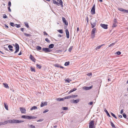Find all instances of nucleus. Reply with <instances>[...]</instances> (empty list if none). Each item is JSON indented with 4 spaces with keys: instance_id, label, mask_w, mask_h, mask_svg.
Returning <instances> with one entry per match:
<instances>
[{
    "instance_id": "34",
    "label": "nucleus",
    "mask_w": 128,
    "mask_h": 128,
    "mask_svg": "<svg viewBox=\"0 0 128 128\" xmlns=\"http://www.w3.org/2000/svg\"><path fill=\"white\" fill-rule=\"evenodd\" d=\"M95 34L91 33V38H94L95 37Z\"/></svg>"
},
{
    "instance_id": "30",
    "label": "nucleus",
    "mask_w": 128,
    "mask_h": 128,
    "mask_svg": "<svg viewBox=\"0 0 128 128\" xmlns=\"http://www.w3.org/2000/svg\"><path fill=\"white\" fill-rule=\"evenodd\" d=\"M30 69H31V70L32 71L34 72H35V69L32 66H31L30 67Z\"/></svg>"
},
{
    "instance_id": "26",
    "label": "nucleus",
    "mask_w": 128,
    "mask_h": 128,
    "mask_svg": "<svg viewBox=\"0 0 128 128\" xmlns=\"http://www.w3.org/2000/svg\"><path fill=\"white\" fill-rule=\"evenodd\" d=\"M76 90V88H74L72 90H70V92H69V94H70L74 91H75Z\"/></svg>"
},
{
    "instance_id": "22",
    "label": "nucleus",
    "mask_w": 128,
    "mask_h": 128,
    "mask_svg": "<svg viewBox=\"0 0 128 128\" xmlns=\"http://www.w3.org/2000/svg\"><path fill=\"white\" fill-rule=\"evenodd\" d=\"M38 108L37 107L35 106H33L30 109V110H32L36 109H37Z\"/></svg>"
},
{
    "instance_id": "17",
    "label": "nucleus",
    "mask_w": 128,
    "mask_h": 128,
    "mask_svg": "<svg viewBox=\"0 0 128 128\" xmlns=\"http://www.w3.org/2000/svg\"><path fill=\"white\" fill-rule=\"evenodd\" d=\"M52 2L54 4L59 6V3L56 1L55 0H52Z\"/></svg>"
},
{
    "instance_id": "10",
    "label": "nucleus",
    "mask_w": 128,
    "mask_h": 128,
    "mask_svg": "<svg viewBox=\"0 0 128 128\" xmlns=\"http://www.w3.org/2000/svg\"><path fill=\"white\" fill-rule=\"evenodd\" d=\"M20 111L22 113H26V110L25 108H20Z\"/></svg>"
},
{
    "instance_id": "46",
    "label": "nucleus",
    "mask_w": 128,
    "mask_h": 128,
    "mask_svg": "<svg viewBox=\"0 0 128 128\" xmlns=\"http://www.w3.org/2000/svg\"><path fill=\"white\" fill-rule=\"evenodd\" d=\"M116 23H115V22L113 23V26H112L113 27H116L117 26Z\"/></svg>"
},
{
    "instance_id": "60",
    "label": "nucleus",
    "mask_w": 128,
    "mask_h": 128,
    "mask_svg": "<svg viewBox=\"0 0 128 128\" xmlns=\"http://www.w3.org/2000/svg\"><path fill=\"white\" fill-rule=\"evenodd\" d=\"M86 20L87 22V23H88V16H86Z\"/></svg>"
},
{
    "instance_id": "39",
    "label": "nucleus",
    "mask_w": 128,
    "mask_h": 128,
    "mask_svg": "<svg viewBox=\"0 0 128 128\" xmlns=\"http://www.w3.org/2000/svg\"><path fill=\"white\" fill-rule=\"evenodd\" d=\"M10 120H8L4 122V124H6L8 123H10V122H9V121Z\"/></svg>"
},
{
    "instance_id": "40",
    "label": "nucleus",
    "mask_w": 128,
    "mask_h": 128,
    "mask_svg": "<svg viewBox=\"0 0 128 128\" xmlns=\"http://www.w3.org/2000/svg\"><path fill=\"white\" fill-rule=\"evenodd\" d=\"M36 67L39 69H40L41 68L42 66L40 65L37 64L36 65Z\"/></svg>"
},
{
    "instance_id": "47",
    "label": "nucleus",
    "mask_w": 128,
    "mask_h": 128,
    "mask_svg": "<svg viewBox=\"0 0 128 128\" xmlns=\"http://www.w3.org/2000/svg\"><path fill=\"white\" fill-rule=\"evenodd\" d=\"M115 44V42H114L110 44V45L108 46V47H110L112 46H114Z\"/></svg>"
},
{
    "instance_id": "53",
    "label": "nucleus",
    "mask_w": 128,
    "mask_h": 128,
    "mask_svg": "<svg viewBox=\"0 0 128 128\" xmlns=\"http://www.w3.org/2000/svg\"><path fill=\"white\" fill-rule=\"evenodd\" d=\"M10 25L12 26H14L15 25H14V24L13 22H10Z\"/></svg>"
},
{
    "instance_id": "27",
    "label": "nucleus",
    "mask_w": 128,
    "mask_h": 128,
    "mask_svg": "<svg viewBox=\"0 0 128 128\" xmlns=\"http://www.w3.org/2000/svg\"><path fill=\"white\" fill-rule=\"evenodd\" d=\"M71 98V96H66L64 98V100L66 99H69Z\"/></svg>"
},
{
    "instance_id": "57",
    "label": "nucleus",
    "mask_w": 128,
    "mask_h": 128,
    "mask_svg": "<svg viewBox=\"0 0 128 128\" xmlns=\"http://www.w3.org/2000/svg\"><path fill=\"white\" fill-rule=\"evenodd\" d=\"M87 75L89 76H90L92 75V74L91 73H89L87 74Z\"/></svg>"
},
{
    "instance_id": "55",
    "label": "nucleus",
    "mask_w": 128,
    "mask_h": 128,
    "mask_svg": "<svg viewBox=\"0 0 128 128\" xmlns=\"http://www.w3.org/2000/svg\"><path fill=\"white\" fill-rule=\"evenodd\" d=\"M65 81H66L68 83H69L71 81V80L70 79H68L65 80Z\"/></svg>"
},
{
    "instance_id": "12",
    "label": "nucleus",
    "mask_w": 128,
    "mask_h": 128,
    "mask_svg": "<svg viewBox=\"0 0 128 128\" xmlns=\"http://www.w3.org/2000/svg\"><path fill=\"white\" fill-rule=\"evenodd\" d=\"M62 19L64 23V24L66 25V26L68 25V22H66V21L65 18L64 17H62Z\"/></svg>"
},
{
    "instance_id": "24",
    "label": "nucleus",
    "mask_w": 128,
    "mask_h": 128,
    "mask_svg": "<svg viewBox=\"0 0 128 128\" xmlns=\"http://www.w3.org/2000/svg\"><path fill=\"white\" fill-rule=\"evenodd\" d=\"M96 30V28H93L92 31L91 33L95 34V32Z\"/></svg>"
},
{
    "instance_id": "16",
    "label": "nucleus",
    "mask_w": 128,
    "mask_h": 128,
    "mask_svg": "<svg viewBox=\"0 0 128 128\" xmlns=\"http://www.w3.org/2000/svg\"><path fill=\"white\" fill-rule=\"evenodd\" d=\"M79 100H80L79 99L76 100H72V102L73 103L76 104L79 102Z\"/></svg>"
},
{
    "instance_id": "20",
    "label": "nucleus",
    "mask_w": 128,
    "mask_h": 128,
    "mask_svg": "<svg viewBox=\"0 0 128 128\" xmlns=\"http://www.w3.org/2000/svg\"><path fill=\"white\" fill-rule=\"evenodd\" d=\"M54 46V45L52 44H50L49 46L48 47L50 48H53Z\"/></svg>"
},
{
    "instance_id": "32",
    "label": "nucleus",
    "mask_w": 128,
    "mask_h": 128,
    "mask_svg": "<svg viewBox=\"0 0 128 128\" xmlns=\"http://www.w3.org/2000/svg\"><path fill=\"white\" fill-rule=\"evenodd\" d=\"M110 124H111V126H112V127L113 128H116V127H115V125L112 122H110Z\"/></svg>"
},
{
    "instance_id": "19",
    "label": "nucleus",
    "mask_w": 128,
    "mask_h": 128,
    "mask_svg": "<svg viewBox=\"0 0 128 128\" xmlns=\"http://www.w3.org/2000/svg\"><path fill=\"white\" fill-rule=\"evenodd\" d=\"M3 84L4 87L7 88H9V87L8 84H7L6 83H4Z\"/></svg>"
},
{
    "instance_id": "36",
    "label": "nucleus",
    "mask_w": 128,
    "mask_h": 128,
    "mask_svg": "<svg viewBox=\"0 0 128 128\" xmlns=\"http://www.w3.org/2000/svg\"><path fill=\"white\" fill-rule=\"evenodd\" d=\"M57 31L60 33L62 34L63 33V30H58Z\"/></svg>"
},
{
    "instance_id": "8",
    "label": "nucleus",
    "mask_w": 128,
    "mask_h": 128,
    "mask_svg": "<svg viewBox=\"0 0 128 128\" xmlns=\"http://www.w3.org/2000/svg\"><path fill=\"white\" fill-rule=\"evenodd\" d=\"M100 26L104 29H106L108 28V25L107 24H100Z\"/></svg>"
},
{
    "instance_id": "9",
    "label": "nucleus",
    "mask_w": 128,
    "mask_h": 128,
    "mask_svg": "<svg viewBox=\"0 0 128 128\" xmlns=\"http://www.w3.org/2000/svg\"><path fill=\"white\" fill-rule=\"evenodd\" d=\"M42 50L45 52H50L51 51V50L47 48H42Z\"/></svg>"
},
{
    "instance_id": "45",
    "label": "nucleus",
    "mask_w": 128,
    "mask_h": 128,
    "mask_svg": "<svg viewBox=\"0 0 128 128\" xmlns=\"http://www.w3.org/2000/svg\"><path fill=\"white\" fill-rule=\"evenodd\" d=\"M111 115L114 117L115 118H117V117L115 115L113 114L111 112Z\"/></svg>"
},
{
    "instance_id": "25",
    "label": "nucleus",
    "mask_w": 128,
    "mask_h": 128,
    "mask_svg": "<svg viewBox=\"0 0 128 128\" xmlns=\"http://www.w3.org/2000/svg\"><path fill=\"white\" fill-rule=\"evenodd\" d=\"M104 111L105 112H106V114H107L108 116H109L110 117L109 114L108 113V111L107 110H106V108H105L104 109Z\"/></svg>"
},
{
    "instance_id": "61",
    "label": "nucleus",
    "mask_w": 128,
    "mask_h": 128,
    "mask_svg": "<svg viewBox=\"0 0 128 128\" xmlns=\"http://www.w3.org/2000/svg\"><path fill=\"white\" fill-rule=\"evenodd\" d=\"M44 35H48V34L46 32H44Z\"/></svg>"
},
{
    "instance_id": "52",
    "label": "nucleus",
    "mask_w": 128,
    "mask_h": 128,
    "mask_svg": "<svg viewBox=\"0 0 128 128\" xmlns=\"http://www.w3.org/2000/svg\"><path fill=\"white\" fill-rule=\"evenodd\" d=\"M49 111V110H48V109H46V110H45L43 112V113H45L46 112H48Z\"/></svg>"
},
{
    "instance_id": "13",
    "label": "nucleus",
    "mask_w": 128,
    "mask_h": 128,
    "mask_svg": "<svg viewBox=\"0 0 128 128\" xmlns=\"http://www.w3.org/2000/svg\"><path fill=\"white\" fill-rule=\"evenodd\" d=\"M47 104V102H42L40 105L41 107H42L44 106H46Z\"/></svg>"
},
{
    "instance_id": "42",
    "label": "nucleus",
    "mask_w": 128,
    "mask_h": 128,
    "mask_svg": "<svg viewBox=\"0 0 128 128\" xmlns=\"http://www.w3.org/2000/svg\"><path fill=\"white\" fill-rule=\"evenodd\" d=\"M17 28H19L20 27V24H16L14 26Z\"/></svg>"
},
{
    "instance_id": "50",
    "label": "nucleus",
    "mask_w": 128,
    "mask_h": 128,
    "mask_svg": "<svg viewBox=\"0 0 128 128\" xmlns=\"http://www.w3.org/2000/svg\"><path fill=\"white\" fill-rule=\"evenodd\" d=\"M45 40L48 43H50V40H48V38H46L45 39Z\"/></svg>"
},
{
    "instance_id": "7",
    "label": "nucleus",
    "mask_w": 128,
    "mask_h": 128,
    "mask_svg": "<svg viewBox=\"0 0 128 128\" xmlns=\"http://www.w3.org/2000/svg\"><path fill=\"white\" fill-rule=\"evenodd\" d=\"M92 86H84L82 88V89L85 90H89L92 88Z\"/></svg>"
},
{
    "instance_id": "56",
    "label": "nucleus",
    "mask_w": 128,
    "mask_h": 128,
    "mask_svg": "<svg viewBox=\"0 0 128 128\" xmlns=\"http://www.w3.org/2000/svg\"><path fill=\"white\" fill-rule=\"evenodd\" d=\"M123 116L125 118H126V114L124 113L123 114Z\"/></svg>"
},
{
    "instance_id": "64",
    "label": "nucleus",
    "mask_w": 128,
    "mask_h": 128,
    "mask_svg": "<svg viewBox=\"0 0 128 128\" xmlns=\"http://www.w3.org/2000/svg\"><path fill=\"white\" fill-rule=\"evenodd\" d=\"M24 28H21V30L22 31V32H23L24 31Z\"/></svg>"
},
{
    "instance_id": "38",
    "label": "nucleus",
    "mask_w": 128,
    "mask_h": 128,
    "mask_svg": "<svg viewBox=\"0 0 128 128\" xmlns=\"http://www.w3.org/2000/svg\"><path fill=\"white\" fill-rule=\"evenodd\" d=\"M24 24L25 25V26H26L28 28H29V26L28 25V24L26 22H25L24 23Z\"/></svg>"
},
{
    "instance_id": "18",
    "label": "nucleus",
    "mask_w": 128,
    "mask_h": 128,
    "mask_svg": "<svg viewBox=\"0 0 128 128\" xmlns=\"http://www.w3.org/2000/svg\"><path fill=\"white\" fill-rule=\"evenodd\" d=\"M56 100L57 101H63L64 100V98H57L56 99Z\"/></svg>"
},
{
    "instance_id": "63",
    "label": "nucleus",
    "mask_w": 128,
    "mask_h": 128,
    "mask_svg": "<svg viewBox=\"0 0 128 128\" xmlns=\"http://www.w3.org/2000/svg\"><path fill=\"white\" fill-rule=\"evenodd\" d=\"M123 110H122L121 111H120V114H122V113L123 112Z\"/></svg>"
},
{
    "instance_id": "11",
    "label": "nucleus",
    "mask_w": 128,
    "mask_h": 128,
    "mask_svg": "<svg viewBox=\"0 0 128 128\" xmlns=\"http://www.w3.org/2000/svg\"><path fill=\"white\" fill-rule=\"evenodd\" d=\"M30 59L32 61L34 62H35L36 61V59L35 58L32 56V54H30Z\"/></svg>"
},
{
    "instance_id": "21",
    "label": "nucleus",
    "mask_w": 128,
    "mask_h": 128,
    "mask_svg": "<svg viewBox=\"0 0 128 128\" xmlns=\"http://www.w3.org/2000/svg\"><path fill=\"white\" fill-rule=\"evenodd\" d=\"M4 106L5 108L7 110H8V105L5 103H4Z\"/></svg>"
},
{
    "instance_id": "3",
    "label": "nucleus",
    "mask_w": 128,
    "mask_h": 128,
    "mask_svg": "<svg viewBox=\"0 0 128 128\" xmlns=\"http://www.w3.org/2000/svg\"><path fill=\"white\" fill-rule=\"evenodd\" d=\"M15 46V49L16 50L15 52H14V53H16L17 52L19 51V47L17 43H15V46Z\"/></svg>"
},
{
    "instance_id": "15",
    "label": "nucleus",
    "mask_w": 128,
    "mask_h": 128,
    "mask_svg": "<svg viewBox=\"0 0 128 128\" xmlns=\"http://www.w3.org/2000/svg\"><path fill=\"white\" fill-rule=\"evenodd\" d=\"M22 118L29 119V116L26 115H23L22 116Z\"/></svg>"
},
{
    "instance_id": "43",
    "label": "nucleus",
    "mask_w": 128,
    "mask_h": 128,
    "mask_svg": "<svg viewBox=\"0 0 128 128\" xmlns=\"http://www.w3.org/2000/svg\"><path fill=\"white\" fill-rule=\"evenodd\" d=\"M54 66H55L58 68H60V65L58 64H55Z\"/></svg>"
},
{
    "instance_id": "4",
    "label": "nucleus",
    "mask_w": 128,
    "mask_h": 128,
    "mask_svg": "<svg viewBox=\"0 0 128 128\" xmlns=\"http://www.w3.org/2000/svg\"><path fill=\"white\" fill-rule=\"evenodd\" d=\"M94 127V122L93 120L91 121L89 123V128H93Z\"/></svg>"
},
{
    "instance_id": "44",
    "label": "nucleus",
    "mask_w": 128,
    "mask_h": 128,
    "mask_svg": "<svg viewBox=\"0 0 128 128\" xmlns=\"http://www.w3.org/2000/svg\"><path fill=\"white\" fill-rule=\"evenodd\" d=\"M37 49L38 50H40L42 48L41 47L38 46L36 47Z\"/></svg>"
},
{
    "instance_id": "49",
    "label": "nucleus",
    "mask_w": 128,
    "mask_h": 128,
    "mask_svg": "<svg viewBox=\"0 0 128 128\" xmlns=\"http://www.w3.org/2000/svg\"><path fill=\"white\" fill-rule=\"evenodd\" d=\"M59 2L60 5L62 6V0H60Z\"/></svg>"
},
{
    "instance_id": "1",
    "label": "nucleus",
    "mask_w": 128,
    "mask_h": 128,
    "mask_svg": "<svg viewBox=\"0 0 128 128\" xmlns=\"http://www.w3.org/2000/svg\"><path fill=\"white\" fill-rule=\"evenodd\" d=\"M10 123L18 124L22 122H24L23 120H17L13 119L9 121Z\"/></svg>"
},
{
    "instance_id": "29",
    "label": "nucleus",
    "mask_w": 128,
    "mask_h": 128,
    "mask_svg": "<svg viewBox=\"0 0 128 128\" xmlns=\"http://www.w3.org/2000/svg\"><path fill=\"white\" fill-rule=\"evenodd\" d=\"M24 35L27 37L30 36H31V35L29 34H27L26 33H24Z\"/></svg>"
},
{
    "instance_id": "59",
    "label": "nucleus",
    "mask_w": 128,
    "mask_h": 128,
    "mask_svg": "<svg viewBox=\"0 0 128 128\" xmlns=\"http://www.w3.org/2000/svg\"><path fill=\"white\" fill-rule=\"evenodd\" d=\"M43 120L42 119H40L37 121V122H42Z\"/></svg>"
},
{
    "instance_id": "35",
    "label": "nucleus",
    "mask_w": 128,
    "mask_h": 128,
    "mask_svg": "<svg viewBox=\"0 0 128 128\" xmlns=\"http://www.w3.org/2000/svg\"><path fill=\"white\" fill-rule=\"evenodd\" d=\"M71 96V98H74L75 97H76L78 96L77 95H72Z\"/></svg>"
},
{
    "instance_id": "51",
    "label": "nucleus",
    "mask_w": 128,
    "mask_h": 128,
    "mask_svg": "<svg viewBox=\"0 0 128 128\" xmlns=\"http://www.w3.org/2000/svg\"><path fill=\"white\" fill-rule=\"evenodd\" d=\"M3 18H8V17L6 16V14H4L3 15Z\"/></svg>"
},
{
    "instance_id": "23",
    "label": "nucleus",
    "mask_w": 128,
    "mask_h": 128,
    "mask_svg": "<svg viewBox=\"0 0 128 128\" xmlns=\"http://www.w3.org/2000/svg\"><path fill=\"white\" fill-rule=\"evenodd\" d=\"M8 47L9 48V49L10 50L12 51H13L12 49L10 48H13V46L12 45H9L8 46Z\"/></svg>"
},
{
    "instance_id": "2",
    "label": "nucleus",
    "mask_w": 128,
    "mask_h": 128,
    "mask_svg": "<svg viewBox=\"0 0 128 128\" xmlns=\"http://www.w3.org/2000/svg\"><path fill=\"white\" fill-rule=\"evenodd\" d=\"M96 20L95 18H92L91 19L90 24L92 28H94L96 26Z\"/></svg>"
},
{
    "instance_id": "58",
    "label": "nucleus",
    "mask_w": 128,
    "mask_h": 128,
    "mask_svg": "<svg viewBox=\"0 0 128 128\" xmlns=\"http://www.w3.org/2000/svg\"><path fill=\"white\" fill-rule=\"evenodd\" d=\"M8 6L9 7L11 6V2L10 1L9 2H8Z\"/></svg>"
},
{
    "instance_id": "5",
    "label": "nucleus",
    "mask_w": 128,
    "mask_h": 128,
    "mask_svg": "<svg viewBox=\"0 0 128 128\" xmlns=\"http://www.w3.org/2000/svg\"><path fill=\"white\" fill-rule=\"evenodd\" d=\"M95 4H94L91 10V14H94L95 13Z\"/></svg>"
},
{
    "instance_id": "33",
    "label": "nucleus",
    "mask_w": 128,
    "mask_h": 128,
    "mask_svg": "<svg viewBox=\"0 0 128 128\" xmlns=\"http://www.w3.org/2000/svg\"><path fill=\"white\" fill-rule=\"evenodd\" d=\"M62 110H68V107H63L62 108Z\"/></svg>"
},
{
    "instance_id": "48",
    "label": "nucleus",
    "mask_w": 128,
    "mask_h": 128,
    "mask_svg": "<svg viewBox=\"0 0 128 128\" xmlns=\"http://www.w3.org/2000/svg\"><path fill=\"white\" fill-rule=\"evenodd\" d=\"M101 47L100 46H98L96 48V50H97L98 49H99Z\"/></svg>"
},
{
    "instance_id": "41",
    "label": "nucleus",
    "mask_w": 128,
    "mask_h": 128,
    "mask_svg": "<svg viewBox=\"0 0 128 128\" xmlns=\"http://www.w3.org/2000/svg\"><path fill=\"white\" fill-rule=\"evenodd\" d=\"M69 63L70 62H66L65 63L64 65L65 66L68 65L69 64Z\"/></svg>"
},
{
    "instance_id": "14",
    "label": "nucleus",
    "mask_w": 128,
    "mask_h": 128,
    "mask_svg": "<svg viewBox=\"0 0 128 128\" xmlns=\"http://www.w3.org/2000/svg\"><path fill=\"white\" fill-rule=\"evenodd\" d=\"M66 36L67 38H68L69 37V34L68 31L67 29L66 30Z\"/></svg>"
},
{
    "instance_id": "6",
    "label": "nucleus",
    "mask_w": 128,
    "mask_h": 128,
    "mask_svg": "<svg viewBox=\"0 0 128 128\" xmlns=\"http://www.w3.org/2000/svg\"><path fill=\"white\" fill-rule=\"evenodd\" d=\"M118 10L124 13H128V10H125L123 8H118Z\"/></svg>"
},
{
    "instance_id": "62",
    "label": "nucleus",
    "mask_w": 128,
    "mask_h": 128,
    "mask_svg": "<svg viewBox=\"0 0 128 128\" xmlns=\"http://www.w3.org/2000/svg\"><path fill=\"white\" fill-rule=\"evenodd\" d=\"M8 10L10 12H11V10L10 8V7H8Z\"/></svg>"
},
{
    "instance_id": "37",
    "label": "nucleus",
    "mask_w": 128,
    "mask_h": 128,
    "mask_svg": "<svg viewBox=\"0 0 128 128\" xmlns=\"http://www.w3.org/2000/svg\"><path fill=\"white\" fill-rule=\"evenodd\" d=\"M73 46H71L70 47V48H69L68 50V51L69 52H70L72 50V48H73Z\"/></svg>"
},
{
    "instance_id": "31",
    "label": "nucleus",
    "mask_w": 128,
    "mask_h": 128,
    "mask_svg": "<svg viewBox=\"0 0 128 128\" xmlns=\"http://www.w3.org/2000/svg\"><path fill=\"white\" fill-rule=\"evenodd\" d=\"M28 127L30 128H35V126L32 125H29Z\"/></svg>"
},
{
    "instance_id": "28",
    "label": "nucleus",
    "mask_w": 128,
    "mask_h": 128,
    "mask_svg": "<svg viewBox=\"0 0 128 128\" xmlns=\"http://www.w3.org/2000/svg\"><path fill=\"white\" fill-rule=\"evenodd\" d=\"M36 118V117H34V116H29V119H34Z\"/></svg>"
},
{
    "instance_id": "54",
    "label": "nucleus",
    "mask_w": 128,
    "mask_h": 128,
    "mask_svg": "<svg viewBox=\"0 0 128 128\" xmlns=\"http://www.w3.org/2000/svg\"><path fill=\"white\" fill-rule=\"evenodd\" d=\"M121 54V52L120 51H118L116 52V54L118 55L120 54Z\"/></svg>"
}]
</instances>
